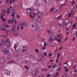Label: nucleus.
Returning a JSON list of instances; mask_svg holds the SVG:
<instances>
[{"mask_svg":"<svg viewBox=\"0 0 77 77\" xmlns=\"http://www.w3.org/2000/svg\"><path fill=\"white\" fill-rule=\"evenodd\" d=\"M5 43V45H6L7 47H9L10 46V44H9V42L8 41V38H6L5 40V39H2L1 41V44L2 45H3Z\"/></svg>","mask_w":77,"mask_h":77,"instance_id":"1","label":"nucleus"},{"mask_svg":"<svg viewBox=\"0 0 77 77\" xmlns=\"http://www.w3.org/2000/svg\"><path fill=\"white\" fill-rule=\"evenodd\" d=\"M38 69L35 68L34 70H32L31 73L33 76H36L37 74H38Z\"/></svg>","mask_w":77,"mask_h":77,"instance_id":"2","label":"nucleus"},{"mask_svg":"<svg viewBox=\"0 0 77 77\" xmlns=\"http://www.w3.org/2000/svg\"><path fill=\"white\" fill-rule=\"evenodd\" d=\"M16 28V27H15V25L13 26V28L12 29V32H13V33H14V35L15 36H17L18 35V36H20L21 35V33L20 32H18V33H16V32H17V30L15 29Z\"/></svg>","mask_w":77,"mask_h":77,"instance_id":"3","label":"nucleus"},{"mask_svg":"<svg viewBox=\"0 0 77 77\" xmlns=\"http://www.w3.org/2000/svg\"><path fill=\"white\" fill-rule=\"evenodd\" d=\"M37 18H42V13L38 11L35 14Z\"/></svg>","mask_w":77,"mask_h":77,"instance_id":"4","label":"nucleus"},{"mask_svg":"<svg viewBox=\"0 0 77 77\" xmlns=\"http://www.w3.org/2000/svg\"><path fill=\"white\" fill-rule=\"evenodd\" d=\"M2 51L5 54L7 55V54H9V51H8L6 50V49L5 48H3L2 49Z\"/></svg>","mask_w":77,"mask_h":77,"instance_id":"5","label":"nucleus"},{"mask_svg":"<svg viewBox=\"0 0 77 77\" xmlns=\"http://www.w3.org/2000/svg\"><path fill=\"white\" fill-rule=\"evenodd\" d=\"M29 15L31 18L34 20H35V15L34 13H30Z\"/></svg>","mask_w":77,"mask_h":77,"instance_id":"6","label":"nucleus"},{"mask_svg":"<svg viewBox=\"0 0 77 77\" xmlns=\"http://www.w3.org/2000/svg\"><path fill=\"white\" fill-rule=\"evenodd\" d=\"M32 26L33 27H34L35 29L36 30L38 28H37V26H36V24L35 22H33L32 24Z\"/></svg>","mask_w":77,"mask_h":77,"instance_id":"7","label":"nucleus"},{"mask_svg":"<svg viewBox=\"0 0 77 77\" xmlns=\"http://www.w3.org/2000/svg\"><path fill=\"white\" fill-rule=\"evenodd\" d=\"M33 8H28L26 10V11L27 12H28V13H30V12H32V11H33Z\"/></svg>","mask_w":77,"mask_h":77,"instance_id":"8","label":"nucleus"},{"mask_svg":"<svg viewBox=\"0 0 77 77\" xmlns=\"http://www.w3.org/2000/svg\"><path fill=\"white\" fill-rule=\"evenodd\" d=\"M22 56L21 54L19 53L17 55V57L18 59H20L21 58Z\"/></svg>","mask_w":77,"mask_h":77,"instance_id":"9","label":"nucleus"},{"mask_svg":"<svg viewBox=\"0 0 77 77\" xmlns=\"http://www.w3.org/2000/svg\"><path fill=\"white\" fill-rule=\"evenodd\" d=\"M37 21L39 23H42V19L41 18V17H37Z\"/></svg>","mask_w":77,"mask_h":77,"instance_id":"10","label":"nucleus"},{"mask_svg":"<svg viewBox=\"0 0 77 77\" xmlns=\"http://www.w3.org/2000/svg\"><path fill=\"white\" fill-rule=\"evenodd\" d=\"M5 62V59L2 58H0V63H3Z\"/></svg>","mask_w":77,"mask_h":77,"instance_id":"11","label":"nucleus"},{"mask_svg":"<svg viewBox=\"0 0 77 77\" xmlns=\"http://www.w3.org/2000/svg\"><path fill=\"white\" fill-rule=\"evenodd\" d=\"M24 48L22 50V53H24L25 52H26V51H27V49L26 48H24L23 47V48Z\"/></svg>","mask_w":77,"mask_h":77,"instance_id":"12","label":"nucleus"},{"mask_svg":"<svg viewBox=\"0 0 77 77\" xmlns=\"http://www.w3.org/2000/svg\"><path fill=\"white\" fill-rule=\"evenodd\" d=\"M30 57H31L32 59H33L34 60H36V57H34L33 54H30Z\"/></svg>","mask_w":77,"mask_h":77,"instance_id":"13","label":"nucleus"},{"mask_svg":"<svg viewBox=\"0 0 77 77\" xmlns=\"http://www.w3.org/2000/svg\"><path fill=\"white\" fill-rule=\"evenodd\" d=\"M57 10L55 8H54V9H51V10L50 11V13H51L52 11H53V12H57Z\"/></svg>","mask_w":77,"mask_h":77,"instance_id":"14","label":"nucleus"},{"mask_svg":"<svg viewBox=\"0 0 77 77\" xmlns=\"http://www.w3.org/2000/svg\"><path fill=\"white\" fill-rule=\"evenodd\" d=\"M4 72L5 74H7V75H8V74H9V71L8 70H5L4 71Z\"/></svg>","mask_w":77,"mask_h":77,"instance_id":"15","label":"nucleus"},{"mask_svg":"<svg viewBox=\"0 0 77 77\" xmlns=\"http://www.w3.org/2000/svg\"><path fill=\"white\" fill-rule=\"evenodd\" d=\"M21 26H23L24 27H27V23H25L23 24L22 23Z\"/></svg>","mask_w":77,"mask_h":77,"instance_id":"16","label":"nucleus"},{"mask_svg":"<svg viewBox=\"0 0 77 77\" xmlns=\"http://www.w3.org/2000/svg\"><path fill=\"white\" fill-rule=\"evenodd\" d=\"M11 9H10L9 8H8V9L7 10V13L8 14H10L11 13Z\"/></svg>","mask_w":77,"mask_h":77,"instance_id":"17","label":"nucleus"},{"mask_svg":"<svg viewBox=\"0 0 77 77\" xmlns=\"http://www.w3.org/2000/svg\"><path fill=\"white\" fill-rule=\"evenodd\" d=\"M54 39H53V38L51 37L49 38L48 41L49 42H51V41H54Z\"/></svg>","mask_w":77,"mask_h":77,"instance_id":"18","label":"nucleus"},{"mask_svg":"<svg viewBox=\"0 0 77 77\" xmlns=\"http://www.w3.org/2000/svg\"><path fill=\"white\" fill-rule=\"evenodd\" d=\"M56 29L58 30L60 28V25H57L55 26Z\"/></svg>","mask_w":77,"mask_h":77,"instance_id":"19","label":"nucleus"},{"mask_svg":"<svg viewBox=\"0 0 77 77\" xmlns=\"http://www.w3.org/2000/svg\"><path fill=\"white\" fill-rule=\"evenodd\" d=\"M19 45V44H18V42H17L16 44L15 45V46H14V48H15L16 47H18Z\"/></svg>","mask_w":77,"mask_h":77,"instance_id":"20","label":"nucleus"},{"mask_svg":"<svg viewBox=\"0 0 77 77\" xmlns=\"http://www.w3.org/2000/svg\"><path fill=\"white\" fill-rule=\"evenodd\" d=\"M56 66H57V65L56 64H55L52 66V68L53 69H55Z\"/></svg>","mask_w":77,"mask_h":77,"instance_id":"21","label":"nucleus"},{"mask_svg":"<svg viewBox=\"0 0 77 77\" xmlns=\"http://www.w3.org/2000/svg\"><path fill=\"white\" fill-rule=\"evenodd\" d=\"M41 70L42 71H43V72L44 71L45 72H46L47 71V69H42Z\"/></svg>","mask_w":77,"mask_h":77,"instance_id":"22","label":"nucleus"},{"mask_svg":"<svg viewBox=\"0 0 77 77\" xmlns=\"http://www.w3.org/2000/svg\"><path fill=\"white\" fill-rule=\"evenodd\" d=\"M11 58L12 57H11V56L10 55H9L7 57V59H11Z\"/></svg>","mask_w":77,"mask_h":77,"instance_id":"23","label":"nucleus"},{"mask_svg":"<svg viewBox=\"0 0 77 77\" xmlns=\"http://www.w3.org/2000/svg\"><path fill=\"white\" fill-rule=\"evenodd\" d=\"M62 77H67L66 73H65L64 75L62 76Z\"/></svg>","mask_w":77,"mask_h":77,"instance_id":"24","label":"nucleus"},{"mask_svg":"<svg viewBox=\"0 0 77 77\" xmlns=\"http://www.w3.org/2000/svg\"><path fill=\"white\" fill-rule=\"evenodd\" d=\"M73 55V54H69V58H70H70H71V57H72V56Z\"/></svg>","mask_w":77,"mask_h":77,"instance_id":"25","label":"nucleus"},{"mask_svg":"<svg viewBox=\"0 0 77 77\" xmlns=\"http://www.w3.org/2000/svg\"><path fill=\"white\" fill-rule=\"evenodd\" d=\"M47 32L48 33H51V30H47Z\"/></svg>","mask_w":77,"mask_h":77,"instance_id":"26","label":"nucleus"},{"mask_svg":"<svg viewBox=\"0 0 77 77\" xmlns=\"http://www.w3.org/2000/svg\"><path fill=\"white\" fill-rule=\"evenodd\" d=\"M69 20H68L67 19H66L65 21V22H66V23H69Z\"/></svg>","mask_w":77,"mask_h":77,"instance_id":"27","label":"nucleus"},{"mask_svg":"<svg viewBox=\"0 0 77 77\" xmlns=\"http://www.w3.org/2000/svg\"><path fill=\"white\" fill-rule=\"evenodd\" d=\"M14 63V61H11L8 62V63Z\"/></svg>","mask_w":77,"mask_h":77,"instance_id":"28","label":"nucleus"},{"mask_svg":"<svg viewBox=\"0 0 77 77\" xmlns=\"http://www.w3.org/2000/svg\"><path fill=\"white\" fill-rule=\"evenodd\" d=\"M61 17H62V16L61 15H60L59 16H58L57 17V19H59L60 18H61Z\"/></svg>","mask_w":77,"mask_h":77,"instance_id":"29","label":"nucleus"},{"mask_svg":"<svg viewBox=\"0 0 77 77\" xmlns=\"http://www.w3.org/2000/svg\"><path fill=\"white\" fill-rule=\"evenodd\" d=\"M15 49V51H18V49H17V47L16 48H14Z\"/></svg>","mask_w":77,"mask_h":77,"instance_id":"30","label":"nucleus"},{"mask_svg":"<svg viewBox=\"0 0 77 77\" xmlns=\"http://www.w3.org/2000/svg\"><path fill=\"white\" fill-rule=\"evenodd\" d=\"M65 4H61V6L60 7V8H62V6H65Z\"/></svg>","mask_w":77,"mask_h":77,"instance_id":"31","label":"nucleus"},{"mask_svg":"<svg viewBox=\"0 0 77 77\" xmlns=\"http://www.w3.org/2000/svg\"><path fill=\"white\" fill-rule=\"evenodd\" d=\"M8 23L9 24H11V20H8Z\"/></svg>","mask_w":77,"mask_h":77,"instance_id":"32","label":"nucleus"},{"mask_svg":"<svg viewBox=\"0 0 77 77\" xmlns=\"http://www.w3.org/2000/svg\"><path fill=\"white\" fill-rule=\"evenodd\" d=\"M36 6H37V7H39V4H36Z\"/></svg>","mask_w":77,"mask_h":77,"instance_id":"33","label":"nucleus"},{"mask_svg":"<svg viewBox=\"0 0 77 77\" xmlns=\"http://www.w3.org/2000/svg\"><path fill=\"white\" fill-rule=\"evenodd\" d=\"M9 32V29H6L5 31L6 33V34L7 33H8V32Z\"/></svg>","mask_w":77,"mask_h":77,"instance_id":"34","label":"nucleus"},{"mask_svg":"<svg viewBox=\"0 0 77 77\" xmlns=\"http://www.w3.org/2000/svg\"><path fill=\"white\" fill-rule=\"evenodd\" d=\"M72 14L71 13H69V14L68 15V17H71V15Z\"/></svg>","mask_w":77,"mask_h":77,"instance_id":"35","label":"nucleus"},{"mask_svg":"<svg viewBox=\"0 0 77 77\" xmlns=\"http://www.w3.org/2000/svg\"><path fill=\"white\" fill-rule=\"evenodd\" d=\"M17 18H20V16L18 14H17Z\"/></svg>","mask_w":77,"mask_h":77,"instance_id":"36","label":"nucleus"},{"mask_svg":"<svg viewBox=\"0 0 77 77\" xmlns=\"http://www.w3.org/2000/svg\"><path fill=\"white\" fill-rule=\"evenodd\" d=\"M44 56H47V52H45L44 53Z\"/></svg>","mask_w":77,"mask_h":77,"instance_id":"37","label":"nucleus"},{"mask_svg":"<svg viewBox=\"0 0 77 77\" xmlns=\"http://www.w3.org/2000/svg\"><path fill=\"white\" fill-rule=\"evenodd\" d=\"M25 62L27 64H28V65H29L30 64V63L29 62H28V61H26Z\"/></svg>","mask_w":77,"mask_h":77,"instance_id":"38","label":"nucleus"},{"mask_svg":"<svg viewBox=\"0 0 77 77\" xmlns=\"http://www.w3.org/2000/svg\"><path fill=\"white\" fill-rule=\"evenodd\" d=\"M61 69H62V67H60V68H59V69H57V71H60V70H61Z\"/></svg>","mask_w":77,"mask_h":77,"instance_id":"39","label":"nucleus"},{"mask_svg":"<svg viewBox=\"0 0 77 77\" xmlns=\"http://www.w3.org/2000/svg\"><path fill=\"white\" fill-rule=\"evenodd\" d=\"M6 10H3V14H4L5 13H6Z\"/></svg>","mask_w":77,"mask_h":77,"instance_id":"40","label":"nucleus"},{"mask_svg":"<svg viewBox=\"0 0 77 77\" xmlns=\"http://www.w3.org/2000/svg\"><path fill=\"white\" fill-rule=\"evenodd\" d=\"M12 22H14V17H13L11 20Z\"/></svg>","mask_w":77,"mask_h":77,"instance_id":"41","label":"nucleus"},{"mask_svg":"<svg viewBox=\"0 0 77 77\" xmlns=\"http://www.w3.org/2000/svg\"><path fill=\"white\" fill-rule=\"evenodd\" d=\"M76 26V24H73L72 26V27H75Z\"/></svg>","mask_w":77,"mask_h":77,"instance_id":"42","label":"nucleus"},{"mask_svg":"<svg viewBox=\"0 0 77 77\" xmlns=\"http://www.w3.org/2000/svg\"><path fill=\"white\" fill-rule=\"evenodd\" d=\"M44 76V74H42V75H40V77H43Z\"/></svg>","mask_w":77,"mask_h":77,"instance_id":"43","label":"nucleus"},{"mask_svg":"<svg viewBox=\"0 0 77 77\" xmlns=\"http://www.w3.org/2000/svg\"><path fill=\"white\" fill-rule=\"evenodd\" d=\"M75 38V37H73V40H72V41L74 42V39Z\"/></svg>","mask_w":77,"mask_h":77,"instance_id":"44","label":"nucleus"},{"mask_svg":"<svg viewBox=\"0 0 77 77\" xmlns=\"http://www.w3.org/2000/svg\"><path fill=\"white\" fill-rule=\"evenodd\" d=\"M5 29H6V28L4 27V28H2V30L3 31H4V30H5Z\"/></svg>","mask_w":77,"mask_h":77,"instance_id":"45","label":"nucleus"},{"mask_svg":"<svg viewBox=\"0 0 77 77\" xmlns=\"http://www.w3.org/2000/svg\"><path fill=\"white\" fill-rule=\"evenodd\" d=\"M26 72L27 73V74H29L30 73V72L29 71H26Z\"/></svg>","mask_w":77,"mask_h":77,"instance_id":"46","label":"nucleus"},{"mask_svg":"<svg viewBox=\"0 0 77 77\" xmlns=\"http://www.w3.org/2000/svg\"><path fill=\"white\" fill-rule=\"evenodd\" d=\"M35 51L37 53H38V52H39V51H38V50L37 49H35Z\"/></svg>","mask_w":77,"mask_h":77,"instance_id":"47","label":"nucleus"},{"mask_svg":"<svg viewBox=\"0 0 77 77\" xmlns=\"http://www.w3.org/2000/svg\"><path fill=\"white\" fill-rule=\"evenodd\" d=\"M58 62H59V60L58 59H57L56 60V63H58Z\"/></svg>","mask_w":77,"mask_h":77,"instance_id":"48","label":"nucleus"},{"mask_svg":"<svg viewBox=\"0 0 77 77\" xmlns=\"http://www.w3.org/2000/svg\"><path fill=\"white\" fill-rule=\"evenodd\" d=\"M66 31H68V30H69V29L68 28V26L66 27Z\"/></svg>","mask_w":77,"mask_h":77,"instance_id":"49","label":"nucleus"},{"mask_svg":"<svg viewBox=\"0 0 77 77\" xmlns=\"http://www.w3.org/2000/svg\"><path fill=\"white\" fill-rule=\"evenodd\" d=\"M12 0H10L9 4H11L12 3Z\"/></svg>","mask_w":77,"mask_h":77,"instance_id":"50","label":"nucleus"},{"mask_svg":"<svg viewBox=\"0 0 77 77\" xmlns=\"http://www.w3.org/2000/svg\"><path fill=\"white\" fill-rule=\"evenodd\" d=\"M63 38V36H61L59 37V39H62Z\"/></svg>","mask_w":77,"mask_h":77,"instance_id":"51","label":"nucleus"},{"mask_svg":"<svg viewBox=\"0 0 77 77\" xmlns=\"http://www.w3.org/2000/svg\"><path fill=\"white\" fill-rule=\"evenodd\" d=\"M12 14H13V15H15V11L12 12Z\"/></svg>","mask_w":77,"mask_h":77,"instance_id":"52","label":"nucleus"},{"mask_svg":"<svg viewBox=\"0 0 77 77\" xmlns=\"http://www.w3.org/2000/svg\"><path fill=\"white\" fill-rule=\"evenodd\" d=\"M58 39V38L57 37H56L55 38V41H57Z\"/></svg>","mask_w":77,"mask_h":77,"instance_id":"53","label":"nucleus"},{"mask_svg":"<svg viewBox=\"0 0 77 77\" xmlns=\"http://www.w3.org/2000/svg\"><path fill=\"white\" fill-rule=\"evenodd\" d=\"M64 64H66V65H68V63L67 62H65L64 63Z\"/></svg>","mask_w":77,"mask_h":77,"instance_id":"54","label":"nucleus"},{"mask_svg":"<svg viewBox=\"0 0 77 77\" xmlns=\"http://www.w3.org/2000/svg\"><path fill=\"white\" fill-rule=\"evenodd\" d=\"M25 67L26 68V69H28V66H25Z\"/></svg>","mask_w":77,"mask_h":77,"instance_id":"55","label":"nucleus"},{"mask_svg":"<svg viewBox=\"0 0 77 77\" xmlns=\"http://www.w3.org/2000/svg\"><path fill=\"white\" fill-rule=\"evenodd\" d=\"M62 48H63V47L62 46L60 48H59V50H61L62 49Z\"/></svg>","mask_w":77,"mask_h":77,"instance_id":"56","label":"nucleus"},{"mask_svg":"<svg viewBox=\"0 0 77 77\" xmlns=\"http://www.w3.org/2000/svg\"><path fill=\"white\" fill-rule=\"evenodd\" d=\"M50 74H48L47 75V77H50Z\"/></svg>","mask_w":77,"mask_h":77,"instance_id":"57","label":"nucleus"},{"mask_svg":"<svg viewBox=\"0 0 77 77\" xmlns=\"http://www.w3.org/2000/svg\"><path fill=\"white\" fill-rule=\"evenodd\" d=\"M3 2V0H0V4L2 3Z\"/></svg>","mask_w":77,"mask_h":77,"instance_id":"58","label":"nucleus"},{"mask_svg":"<svg viewBox=\"0 0 77 77\" xmlns=\"http://www.w3.org/2000/svg\"><path fill=\"white\" fill-rule=\"evenodd\" d=\"M44 46H46V42H44Z\"/></svg>","mask_w":77,"mask_h":77,"instance_id":"59","label":"nucleus"},{"mask_svg":"<svg viewBox=\"0 0 77 77\" xmlns=\"http://www.w3.org/2000/svg\"><path fill=\"white\" fill-rule=\"evenodd\" d=\"M6 20V19L4 18L2 19V21H5Z\"/></svg>","mask_w":77,"mask_h":77,"instance_id":"60","label":"nucleus"},{"mask_svg":"<svg viewBox=\"0 0 77 77\" xmlns=\"http://www.w3.org/2000/svg\"><path fill=\"white\" fill-rule=\"evenodd\" d=\"M5 26H6V27H9V25L6 24V25H5Z\"/></svg>","mask_w":77,"mask_h":77,"instance_id":"61","label":"nucleus"},{"mask_svg":"<svg viewBox=\"0 0 77 77\" xmlns=\"http://www.w3.org/2000/svg\"><path fill=\"white\" fill-rule=\"evenodd\" d=\"M68 71V69H67L65 70V72H67Z\"/></svg>","mask_w":77,"mask_h":77,"instance_id":"62","label":"nucleus"},{"mask_svg":"<svg viewBox=\"0 0 77 77\" xmlns=\"http://www.w3.org/2000/svg\"><path fill=\"white\" fill-rule=\"evenodd\" d=\"M60 41H61V40L60 38L58 40V41L59 42H60Z\"/></svg>","mask_w":77,"mask_h":77,"instance_id":"63","label":"nucleus"},{"mask_svg":"<svg viewBox=\"0 0 77 77\" xmlns=\"http://www.w3.org/2000/svg\"><path fill=\"white\" fill-rule=\"evenodd\" d=\"M74 32L76 33V36L77 37V32H76V31H74Z\"/></svg>","mask_w":77,"mask_h":77,"instance_id":"64","label":"nucleus"}]
</instances>
